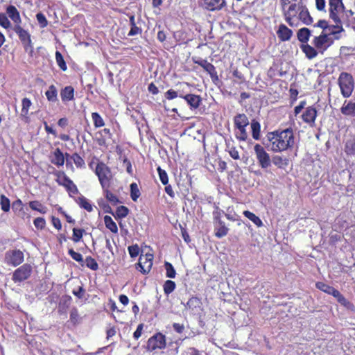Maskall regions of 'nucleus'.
I'll return each instance as SVG.
<instances>
[{"mask_svg":"<svg viewBox=\"0 0 355 355\" xmlns=\"http://www.w3.org/2000/svg\"><path fill=\"white\" fill-rule=\"evenodd\" d=\"M234 122L236 128H246L249 125V120L245 114H238L234 118Z\"/></svg>","mask_w":355,"mask_h":355,"instance_id":"nucleus-22","label":"nucleus"},{"mask_svg":"<svg viewBox=\"0 0 355 355\" xmlns=\"http://www.w3.org/2000/svg\"><path fill=\"white\" fill-rule=\"evenodd\" d=\"M192 60L195 64H198L203 69L209 74L212 82L218 87H219V78L217 74L215 67L207 60L202 59L199 57H193Z\"/></svg>","mask_w":355,"mask_h":355,"instance_id":"nucleus-4","label":"nucleus"},{"mask_svg":"<svg viewBox=\"0 0 355 355\" xmlns=\"http://www.w3.org/2000/svg\"><path fill=\"white\" fill-rule=\"evenodd\" d=\"M65 189L71 198L73 197V195L78 194L79 193L76 185L73 182H71L70 184L65 185Z\"/></svg>","mask_w":355,"mask_h":355,"instance_id":"nucleus-52","label":"nucleus"},{"mask_svg":"<svg viewBox=\"0 0 355 355\" xmlns=\"http://www.w3.org/2000/svg\"><path fill=\"white\" fill-rule=\"evenodd\" d=\"M46 96L49 101L54 102L57 100V90H46Z\"/></svg>","mask_w":355,"mask_h":355,"instance_id":"nucleus-61","label":"nucleus"},{"mask_svg":"<svg viewBox=\"0 0 355 355\" xmlns=\"http://www.w3.org/2000/svg\"><path fill=\"white\" fill-rule=\"evenodd\" d=\"M340 89H354V81L353 76L348 73L343 72L338 79Z\"/></svg>","mask_w":355,"mask_h":355,"instance_id":"nucleus-12","label":"nucleus"},{"mask_svg":"<svg viewBox=\"0 0 355 355\" xmlns=\"http://www.w3.org/2000/svg\"><path fill=\"white\" fill-rule=\"evenodd\" d=\"M182 304H184L186 309L194 311L195 309L200 308L202 303L198 297H191L186 304L183 302H182Z\"/></svg>","mask_w":355,"mask_h":355,"instance_id":"nucleus-32","label":"nucleus"},{"mask_svg":"<svg viewBox=\"0 0 355 355\" xmlns=\"http://www.w3.org/2000/svg\"><path fill=\"white\" fill-rule=\"evenodd\" d=\"M32 271V266L28 263H24L13 272L12 280L15 283H21L24 282L31 277Z\"/></svg>","mask_w":355,"mask_h":355,"instance_id":"nucleus-8","label":"nucleus"},{"mask_svg":"<svg viewBox=\"0 0 355 355\" xmlns=\"http://www.w3.org/2000/svg\"><path fill=\"white\" fill-rule=\"evenodd\" d=\"M218 224L215 226V236L217 238H222L228 233V228L225 226V222L221 220L218 216L214 217Z\"/></svg>","mask_w":355,"mask_h":355,"instance_id":"nucleus-17","label":"nucleus"},{"mask_svg":"<svg viewBox=\"0 0 355 355\" xmlns=\"http://www.w3.org/2000/svg\"><path fill=\"white\" fill-rule=\"evenodd\" d=\"M237 129L239 130V133L236 135V138L240 141H245L248 138V133L245 128H240Z\"/></svg>","mask_w":355,"mask_h":355,"instance_id":"nucleus-58","label":"nucleus"},{"mask_svg":"<svg viewBox=\"0 0 355 355\" xmlns=\"http://www.w3.org/2000/svg\"><path fill=\"white\" fill-rule=\"evenodd\" d=\"M299 19L306 25H310L313 22V18L310 15L307 8L304 6L299 12Z\"/></svg>","mask_w":355,"mask_h":355,"instance_id":"nucleus-28","label":"nucleus"},{"mask_svg":"<svg viewBox=\"0 0 355 355\" xmlns=\"http://www.w3.org/2000/svg\"><path fill=\"white\" fill-rule=\"evenodd\" d=\"M85 266L92 270H97L98 269V264L97 261L91 256H87L84 261Z\"/></svg>","mask_w":355,"mask_h":355,"instance_id":"nucleus-41","label":"nucleus"},{"mask_svg":"<svg viewBox=\"0 0 355 355\" xmlns=\"http://www.w3.org/2000/svg\"><path fill=\"white\" fill-rule=\"evenodd\" d=\"M36 19L41 28H44L48 25V21L43 13L38 12L36 15Z\"/></svg>","mask_w":355,"mask_h":355,"instance_id":"nucleus-55","label":"nucleus"},{"mask_svg":"<svg viewBox=\"0 0 355 355\" xmlns=\"http://www.w3.org/2000/svg\"><path fill=\"white\" fill-rule=\"evenodd\" d=\"M0 205L1 209L4 212H8L10 209V201L8 198H7L5 195L1 194L0 196Z\"/></svg>","mask_w":355,"mask_h":355,"instance_id":"nucleus-43","label":"nucleus"},{"mask_svg":"<svg viewBox=\"0 0 355 355\" xmlns=\"http://www.w3.org/2000/svg\"><path fill=\"white\" fill-rule=\"evenodd\" d=\"M164 268L166 270V277L171 278V279L175 277L176 271H175L173 266L171 263H169L168 261H165Z\"/></svg>","mask_w":355,"mask_h":355,"instance_id":"nucleus-44","label":"nucleus"},{"mask_svg":"<svg viewBox=\"0 0 355 355\" xmlns=\"http://www.w3.org/2000/svg\"><path fill=\"white\" fill-rule=\"evenodd\" d=\"M141 28L137 27L136 25L132 26L128 34V36H135L141 33Z\"/></svg>","mask_w":355,"mask_h":355,"instance_id":"nucleus-63","label":"nucleus"},{"mask_svg":"<svg viewBox=\"0 0 355 355\" xmlns=\"http://www.w3.org/2000/svg\"><path fill=\"white\" fill-rule=\"evenodd\" d=\"M6 14L8 15V17L14 22L15 26L21 24V19L20 14L15 6L12 5H9L7 6Z\"/></svg>","mask_w":355,"mask_h":355,"instance_id":"nucleus-13","label":"nucleus"},{"mask_svg":"<svg viewBox=\"0 0 355 355\" xmlns=\"http://www.w3.org/2000/svg\"><path fill=\"white\" fill-rule=\"evenodd\" d=\"M32 103L31 101L28 98H24L21 101L22 108L21 110L20 116L25 122H28V110L30 107L31 106Z\"/></svg>","mask_w":355,"mask_h":355,"instance_id":"nucleus-20","label":"nucleus"},{"mask_svg":"<svg viewBox=\"0 0 355 355\" xmlns=\"http://www.w3.org/2000/svg\"><path fill=\"white\" fill-rule=\"evenodd\" d=\"M71 159L77 167H82L85 165L84 159L78 153H73Z\"/></svg>","mask_w":355,"mask_h":355,"instance_id":"nucleus-56","label":"nucleus"},{"mask_svg":"<svg viewBox=\"0 0 355 355\" xmlns=\"http://www.w3.org/2000/svg\"><path fill=\"white\" fill-rule=\"evenodd\" d=\"M243 215L248 218L250 220H251L254 225H256L257 227H261L263 226V222L260 219L259 217L256 216L254 213L246 210L243 211Z\"/></svg>","mask_w":355,"mask_h":355,"instance_id":"nucleus-37","label":"nucleus"},{"mask_svg":"<svg viewBox=\"0 0 355 355\" xmlns=\"http://www.w3.org/2000/svg\"><path fill=\"white\" fill-rule=\"evenodd\" d=\"M205 7L211 11L219 10L225 6V0H204Z\"/></svg>","mask_w":355,"mask_h":355,"instance_id":"nucleus-16","label":"nucleus"},{"mask_svg":"<svg viewBox=\"0 0 355 355\" xmlns=\"http://www.w3.org/2000/svg\"><path fill=\"white\" fill-rule=\"evenodd\" d=\"M79 314L76 308H73L70 311V321L76 324L78 322Z\"/></svg>","mask_w":355,"mask_h":355,"instance_id":"nucleus-57","label":"nucleus"},{"mask_svg":"<svg viewBox=\"0 0 355 355\" xmlns=\"http://www.w3.org/2000/svg\"><path fill=\"white\" fill-rule=\"evenodd\" d=\"M57 182L58 184L62 185L65 188V185L70 184L73 181L63 173L62 177L60 180H58Z\"/></svg>","mask_w":355,"mask_h":355,"instance_id":"nucleus-59","label":"nucleus"},{"mask_svg":"<svg viewBox=\"0 0 355 355\" xmlns=\"http://www.w3.org/2000/svg\"><path fill=\"white\" fill-rule=\"evenodd\" d=\"M130 198L134 202H137L139 198L141 193L137 183L132 182L130 185Z\"/></svg>","mask_w":355,"mask_h":355,"instance_id":"nucleus-39","label":"nucleus"},{"mask_svg":"<svg viewBox=\"0 0 355 355\" xmlns=\"http://www.w3.org/2000/svg\"><path fill=\"white\" fill-rule=\"evenodd\" d=\"M103 220L106 228L110 230L114 234H116L118 232L117 225L111 216L106 215L104 216Z\"/></svg>","mask_w":355,"mask_h":355,"instance_id":"nucleus-34","label":"nucleus"},{"mask_svg":"<svg viewBox=\"0 0 355 355\" xmlns=\"http://www.w3.org/2000/svg\"><path fill=\"white\" fill-rule=\"evenodd\" d=\"M68 254L76 261L78 262L81 266H85L84 259L83 255L76 252L73 249L70 248L68 250Z\"/></svg>","mask_w":355,"mask_h":355,"instance_id":"nucleus-40","label":"nucleus"},{"mask_svg":"<svg viewBox=\"0 0 355 355\" xmlns=\"http://www.w3.org/2000/svg\"><path fill=\"white\" fill-rule=\"evenodd\" d=\"M29 207L40 214H45L47 212V207L43 205L38 200H32L28 202Z\"/></svg>","mask_w":355,"mask_h":355,"instance_id":"nucleus-30","label":"nucleus"},{"mask_svg":"<svg viewBox=\"0 0 355 355\" xmlns=\"http://www.w3.org/2000/svg\"><path fill=\"white\" fill-rule=\"evenodd\" d=\"M72 293L78 299H82L85 293L83 286H79L77 290H73Z\"/></svg>","mask_w":355,"mask_h":355,"instance_id":"nucleus-62","label":"nucleus"},{"mask_svg":"<svg viewBox=\"0 0 355 355\" xmlns=\"http://www.w3.org/2000/svg\"><path fill=\"white\" fill-rule=\"evenodd\" d=\"M129 212V209L127 207L121 205L116 207V211L114 212L113 216L116 220L122 219L125 218L128 215Z\"/></svg>","mask_w":355,"mask_h":355,"instance_id":"nucleus-33","label":"nucleus"},{"mask_svg":"<svg viewBox=\"0 0 355 355\" xmlns=\"http://www.w3.org/2000/svg\"><path fill=\"white\" fill-rule=\"evenodd\" d=\"M288 6L287 10H286V7L284 10V15L285 17L286 21L291 26H293L294 25V22L293 21V18L297 16V15L300 12V10L303 8V6L300 3H291Z\"/></svg>","mask_w":355,"mask_h":355,"instance_id":"nucleus-11","label":"nucleus"},{"mask_svg":"<svg viewBox=\"0 0 355 355\" xmlns=\"http://www.w3.org/2000/svg\"><path fill=\"white\" fill-rule=\"evenodd\" d=\"M340 110L344 115L355 116V103L345 101Z\"/></svg>","mask_w":355,"mask_h":355,"instance_id":"nucleus-24","label":"nucleus"},{"mask_svg":"<svg viewBox=\"0 0 355 355\" xmlns=\"http://www.w3.org/2000/svg\"><path fill=\"white\" fill-rule=\"evenodd\" d=\"M334 43V40L327 32L322 31L318 36H315L312 44L321 53H323Z\"/></svg>","mask_w":355,"mask_h":355,"instance_id":"nucleus-2","label":"nucleus"},{"mask_svg":"<svg viewBox=\"0 0 355 355\" xmlns=\"http://www.w3.org/2000/svg\"><path fill=\"white\" fill-rule=\"evenodd\" d=\"M329 17L337 24L341 23L339 15L345 11L343 0H329Z\"/></svg>","mask_w":355,"mask_h":355,"instance_id":"nucleus-6","label":"nucleus"},{"mask_svg":"<svg viewBox=\"0 0 355 355\" xmlns=\"http://www.w3.org/2000/svg\"><path fill=\"white\" fill-rule=\"evenodd\" d=\"M317 116V110L313 107H309L302 115L303 121L310 125L314 124Z\"/></svg>","mask_w":355,"mask_h":355,"instance_id":"nucleus-15","label":"nucleus"},{"mask_svg":"<svg viewBox=\"0 0 355 355\" xmlns=\"http://www.w3.org/2000/svg\"><path fill=\"white\" fill-rule=\"evenodd\" d=\"M24 260V255L22 251L18 249L9 250L4 255V262L8 266L17 267Z\"/></svg>","mask_w":355,"mask_h":355,"instance_id":"nucleus-7","label":"nucleus"},{"mask_svg":"<svg viewBox=\"0 0 355 355\" xmlns=\"http://www.w3.org/2000/svg\"><path fill=\"white\" fill-rule=\"evenodd\" d=\"M166 346V336L161 332H157L148 338L146 349L148 352H151L157 349H164Z\"/></svg>","mask_w":355,"mask_h":355,"instance_id":"nucleus-3","label":"nucleus"},{"mask_svg":"<svg viewBox=\"0 0 355 355\" xmlns=\"http://www.w3.org/2000/svg\"><path fill=\"white\" fill-rule=\"evenodd\" d=\"M333 297L336 299L339 304H340L346 309H352V308L354 307L352 303L347 300L345 298V297L343 294H341V293L338 290L336 291L335 293L333 295Z\"/></svg>","mask_w":355,"mask_h":355,"instance_id":"nucleus-23","label":"nucleus"},{"mask_svg":"<svg viewBox=\"0 0 355 355\" xmlns=\"http://www.w3.org/2000/svg\"><path fill=\"white\" fill-rule=\"evenodd\" d=\"M13 31L18 35L26 51H32L33 46L31 38V35L28 31L24 29L21 25L14 26Z\"/></svg>","mask_w":355,"mask_h":355,"instance_id":"nucleus-10","label":"nucleus"},{"mask_svg":"<svg viewBox=\"0 0 355 355\" xmlns=\"http://www.w3.org/2000/svg\"><path fill=\"white\" fill-rule=\"evenodd\" d=\"M128 250L131 258H136L140 252V249L137 244L128 246Z\"/></svg>","mask_w":355,"mask_h":355,"instance_id":"nucleus-50","label":"nucleus"},{"mask_svg":"<svg viewBox=\"0 0 355 355\" xmlns=\"http://www.w3.org/2000/svg\"><path fill=\"white\" fill-rule=\"evenodd\" d=\"M266 139L268 143L263 141V144L270 147L271 150L275 153L291 149L295 144L293 130L291 128L268 132Z\"/></svg>","mask_w":355,"mask_h":355,"instance_id":"nucleus-1","label":"nucleus"},{"mask_svg":"<svg viewBox=\"0 0 355 355\" xmlns=\"http://www.w3.org/2000/svg\"><path fill=\"white\" fill-rule=\"evenodd\" d=\"M0 25L5 29L11 28V23L8 17L4 13H0Z\"/></svg>","mask_w":355,"mask_h":355,"instance_id":"nucleus-51","label":"nucleus"},{"mask_svg":"<svg viewBox=\"0 0 355 355\" xmlns=\"http://www.w3.org/2000/svg\"><path fill=\"white\" fill-rule=\"evenodd\" d=\"M271 162H272L277 168L280 169H285L289 164V159L280 155H274L271 158Z\"/></svg>","mask_w":355,"mask_h":355,"instance_id":"nucleus-19","label":"nucleus"},{"mask_svg":"<svg viewBox=\"0 0 355 355\" xmlns=\"http://www.w3.org/2000/svg\"><path fill=\"white\" fill-rule=\"evenodd\" d=\"M105 193L106 199L109 202H110L113 205H116L120 202V200H119L118 197L109 190L106 189L105 191Z\"/></svg>","mask_w":355,"mask_h":355,"instance_id":"nucleus-49","label":"nucleus"},{"mask_svg":"<svg viewBox=\"0 0 355 355\" xmlns=\"http://www.w3.org/2000/svg\"><path fill=\"white\" fill-rule=\"evenodd\" d=\"M60 95L63 102L69 101L73 99L74 90H61Z\"/></svg>","mask_w":355,"mask_h":355,"instance_id":"nucleus-48","label":"nucleus"},{"mask_svg":"<svg viewBox=\"0 0 355 355\" xmlns=\"http://www.w3.org/2000/svg\"><path fill=\"white\" fill-rule=\"evenodd\" d=\"M345 152L348 155H355V138L347 140L345 144Z\"/></svg>","mask_w":355,"mask_h":355,"instance_id":"nucleus-38","label":"nucleus"},{"mask_svg":"<svg viewBox=\"0 0 355 355\" xmlns=\"http://www.w3.org/2000/svg\"><path fill=\"white\" fill-rule=\"evenodd\" d=\"M33 224L37 230H43L46 227V220L42 217H37L34 219Z\"/></svg>","mask_w":355,"mask_h":355,"instance_id":"nucleus-54","label":"nucleus"},{"mask_svg":"<svg viewBox=\"0 0 355 355\" xmlns=\"http://www.w3.org/2000/svg\"><path fill=\"white\" fill-rule=\"evenodd\" d=\"M252 136L254 139L259 140L260 139L261 125L259 121L255 119L251 121Z\"/></svg>","mask_w":355,"mask_h":355,"instance_id":"nucleus-35","label":"nucleus"},{"mask_svg":"<svg viewBox=\"0 0 355 355\" xmlns=\"http://www.w3.org/2000/svg\"><path fill=\"white\" fill-rule=\"evenodd\" d=\"M92 118L95 128H101L104 126V121L98 112H93L92 114Z\"/></svg>","mask_w":355,"mask_h":355,"instance_id":"nucleus-45","label":"nucleus"},{"mask_svg":"<svg viewBox=\"0 0 355 355\" xmlns=\"http://www.w3.org/2000/svg\"><path fill=\"white\" fill-rule=\"evenodd\" d=\"M95 173L103 189H107L110 186L109 175L111 173L110 168L103 162H99L96 166Z\"/></svg>","mask_w":355,"mask_h":355,"instance_id":"nucleus-5","label":"nucleus"},{"mask_svg":"<svg viewBox=\"0 0 355 355\" xmlns=\"http://www.w3.org/2000/svg\"><path fill=\"white\" fill-rule=\"evenodd\" d=\"M277 35L282 42L288 41L292 35L293 31L284 24H280L277 31Z\"/></svg>","mask_w":355,"mask_h":355,"instance_id":"nucleus-14","label":"nucleus"},{"mask_svg":"<svg viewBox=\"0 0 355 355\" xmlns=\"http://www.w3.org/2000/svg\"><path fill=\"white\" fill-rule=\"evenodd\" d=\"M157 173L159 175V178L161 182L164 185H166L168 183V177L167 173L166 172L165 170L162 169L160 166L157 167Z\"/></svg>","mask_w":355,"mask_h":355,"instance_id":"nucleus-47","label":"nucleus"},{"mask_svg":"<svg viewBox=\"0 0 355 355\" xmlns=\"http://www.w3.org/2000/svg\"><path fill=\"white\" fill-rule=\"evenodd\" d=\"M12 207L14 211L19 210V212L21 213L23 216H24L25 211L23 208V202L20 199H17L15 201H14L12 202Z\"/></svg>","mask_w":355,"mask_h":355,"instance_id":"nucleus-53","label":"nucleus"},{"mask_svg":"<svg viewBox=\"0 0 355 355\" xmlns=\"http://www.w3.org/2000/svg\"><path fill=\"white\" fill-rule=\"evenodd\" d=\"M315 287L318 290H320V291H322V292H324V293H327L328 295H331L332 296L335 293L336 291L337 290L334 287H333L331 286H329V285H328V284H325V283H324L322 282H316L315 283Z\"/></svg>","mask_w":355,"mask_h":355,"instance_id":"nucleus-29","label":"nucleus"},{"mask_svg":"<svg viewBox=\"0 0 355 355\" xmlns=\"http://www.w3.org/2000/svg\"><path fill=\"white\" fill-rule=\"evenodd\" d=\"M55 60H56V62H57L58 65L59 66V67L62 70L66 71L67 69V64L65 63V61H64V60L63 58L62 55L58 51H57L55 52Z\"/></svg>","mask_w":355,"mask_h":355,"instance_id":"nucleus-46","label":"nucleus"},{"mask_svg":"<svg viewBox=\"0 0 355 355\" xmlns=\"http://www.w3.org/2000/svg\"><path fill=\"white\" fill-rule=\"evenodd\" d=\"M74 200L80 208L85 209L88 212H92L93 211L92 205L85 196L80 195L78 198H74Z\"/></svg>","mask_w":355,"mask_h":355,"instance_id":"nucleus-21","label":"nucleus"},{"mask_svg":"<svg viewBox=\"0 0 355 355\" xmlns=\"http://www.w3.org/2000/svg\"><path fill=\"white\" fill-rule=\"evenodd\" d=\"M311 35V32L308 28H302L298 30L297 33V39L302 44L308 42Z\"/></svg>","mask_w":355,"mask_h":355,"instance_id":"nucleus-27","label":"nucleus"},{"mask_svg":"<svg viewBox=\"0 0 355 355\" xmlns=\"http://www.w3.org/2000/svg\"><path fill=\"white\" fill-rule=\"evenodd\" d=\"M175 288L176 284L175 282L172 280H166L163 285L164 292L166 295H168L173 292Z\"/></svg>","mask_w":355,"mask_h":355,"instance_id":"nucleus-42","label":"nucleus"},{"mask_svg":"<svg viewBox=\"0 0 355 355\" xmlns=\"http://www.w3.org/2000/svg\"><path fill=\"white\" fill-rule=\"evenodd\" d=\"M51 222H52L53 226L55 229H57L58 230H61V228H62V223H61L60 220L58 218L53 216L51 217Z\"/></svg>","mask_w":355,"mask_h":355,"instance_id":"nucleus-64","label":"nucleus"},{"mask_svg":"<svg viewBox=\"0 0 355 355\" xmlns=\"http://www.w3.org/2000/svg\"><path fill=\"white\" fill-rule=\"evenodd\" d=\"M344 31V28L342 26V22L340 24H336L334 26H329V32H327L329 35H334L335 40H339L340 38V33Z\"/></svg>","mask_w":355,"mask_h":355,"instance_id":"nucleus-31","label":"nucleus"},{"mask_svg":"<svg viewBox=\"0 0 355 355\" xmlns=\"http://www.w3.org/2000/svg\"><path fill=\"white\" fill-rule=\"evenodd\" d=\"M51 162L57 166H61L64 165V157L62 150L57 148L53 152V157L51 159Z\"/></svg>","mask_w":355,"mask_h":355,"instance_id":"nucleus-25","label":"nucleus"},{"mask_svg":"<svg viewBox=\"0 0 355 355\" xmlns=\"http://www.w3.org/2000/svg\"><path fill=\"white\" fill-rule=\"evenodd\" d=\"M183 98L187 101L191 109L198 108L202 101V98L199 95L193 94H186L183 96Z\"/></svg>","mask_w":355,"mask_h":355,"instance_id":"nucleus-18","label":"nucleus"},{"mask_svg":"<svg viewBox=\"0 0 355 355\" xmlns=\"http://www.w3.org/2000/svg\"><path fill=\"white\" fill-rule=\"evenodd\" d=\"M314 27H319L322 29V31L329 32V26H328V23L326 20H319L318 23L314 25Z\"/></svg>","mask_w":355,"mask_h":355,"instance_id":"nucleus-60","label":"nucleus"},{"mask_svg":"<svg viewBox=\"0 0 355 355\" xmlns=\"http://www.w3.org/2000/svg\"><path fill=\"white\" fill-rule=\"evenodd\" d=\"M73 234L71 236V240L74 243H79L82 241L84 234H86V232L84 229L73 227L72 229Z\"/></svg>","mask_w":355,"mask_h":355,"instance_id":"nucleus-36","label":"nucleus"},{"mask_svg":"<svg viewBox=\"0 0 355 355\" xmlns=\"http://www.w3.org/2000/svg\"><path fill=\"white\" fill-rule=\"evenodd\" d=\"M257 159L259 166L263 169H266L271 166V159L269 154L264 148L259 144H256L254 146Z\"/></svg>","mask_w":355,"mask_h":355,"instance_id":"nucleus-9","label":"nucleus"},{"mask_svg":"<svg viewBox=\"0 0 355 355\" xmlns=\"http://www.w3.org/2000/svg\"><path fill=\"white\" fill-rule=\"evenodd\" d=\"M301 49L309 59H313L318 55V50L314 46H312L307 43L302 44Z\"/></svg>","mask_w":355,"mask_h":355,"instance_id":"nucleus-26","label":"nucleus"}]
</instances>
